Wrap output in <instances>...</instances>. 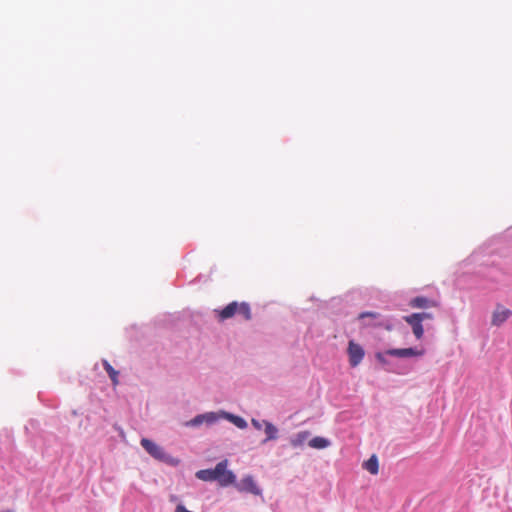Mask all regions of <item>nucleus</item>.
Here are the masks:
<instances>
[{
    "mask_svg": "<svg viewBox=\"0 0 512 512\" xmlns=\"http://www.w3.org/2000/svg\"><path fill=\"white\" fill-rule=\"evenodd\" d=\"M228 461L225 459L215 466L214 469H203L196 472V477L202 481H217L220 486L227 487L235 484L236 476L227 469Z\"/></svg>",
    "mask_w": 512,
    "mask_h": 512,
    "instance_id": "obj_1",
    "label": "nucleus"
},
{
    "mask_svg": "<svg viewBox=\"0 0 512 512\" xmlns=\"http://www.w3.org/2000/svg\"><path fill=\"white\" fill-rule=\"evenodd\" d=\"M217 317L220 321L227 320L236 314H239L243 317L244 320L249 321L252 317L251 309L248 303L241 302L238 303L233 301L225 306L223 309L215 310Z\"/></svg>",
    "mask_w": 512,
    "mask_h": 512,
    "instance_id": "obj_2",
    "label": "nucleus"
},
{
    "mask_svg": "<svg viewBox=\"0 0 512 512\" xmlns=\"http://www.w3.org/2000/svg\"><path fill=\"white\" fill-rule=\"evenodd\" d=\"M141 446L151 457H153L156 460L168 462L170 459V457L166 454L164 449L155 442H153L152 440L142 438Z\"/></svg>",
    "mask_w": 512,
    "mask_h": 512,
    "instance_id": "obj_3",
    "label": "nucleus"
},
{
    "mask_svg": "<svg viewBox=\"0 0 512 512\" xmlns=\"http://www.w3.org/2000/svg\"><path fill=\"white\" fill-rule=\"evenodd\" d=\"M512 316V310L502 304H497L491 315V325L500 327Z\"/></svg>",
    "mask_w": 512,
    "mask_h": 512,
    "instance_id": "obj_4",
    "label": "nucleus"
},
{
    "mask_svg": "<svg viewBox=\"0 0 512 512\" xmlns=\"http://www.w3.org/2000/svg\"><path fill=\"white\" fill-rule=\"evenodd\" d=\"M347 352L349 357V364L351 367L358 366L365 356L363 347L353 340L349 341Z\"/></svg>",
    "mask_w": 512,
    "mask_h": 512,
    "instance_id": "obj_5",
    "label": "nucleus"
},
{
    "mask_svg": "<svg viewBox=\"0 0 512 512\" xmlns=\"http://www.w3.org/2000/svg\"><path fill=\"white\" fill-rule=\"evenodd\" d=\"M425 351L423 349L418 350L416 348H395V349H389L385 352V354L390 356H395L399 358H406V357H417L424 355Z\"/></svg>",
    "mask_w": 512,
    "mask_h": 512,
    "instance_id": "obj_6",
    "label": "nucleus"
},
{
    "mask_svg": "<svg viewBox=\"0 0 512 512\" xmlns=\"http://www.w3.org/2000/svg\"><path fill=\"white\" fill-rule=\"evenodd\" d=\"M236 488L240 492H248L254 495H259L261 490L258 488L252 476L244 477L239 483L236 484Z\"/></svg>",
    "mask_w": 512,
    "mask_h": 512,
    "instance_id": "obj_7",
    "label": "nucleus"
},
{
    "mask_svg": "<svg viewBox=\"0 0 512 512\" xmlns=\"http://www.w3.org/2000/svg\"><path fill=\"white\" fill-rule=\"evenodd\" d=\"M404 321L408 323L412 327V331L414 336L417 339H421L424 334V329L422 325V320L418 318V315H415L414 313L411 315H407L403 317Z\"/></svg>",
    "mask_w": 512,
    "mask_h": 512,
    "instance_id": "obj_8",
    "label": "nucleus"
},
{
    "mask_svg": "<svg viewBox=\"0 0 512 512\" xmlns=\"http://www.w3.org/2000/svg\"><path fill=\"white\" fill-rule=\"evenodd\" d=\"M410 306L413 308H429V307H436L437 302L430 300L423 296H418L413 298L410 301Z\"/></svg>",
    "mask_w": 512,
    "mask_h": 512,
    "instance_id": "obj_9",
    "label": "nucleus"
},
{
    "mask_svg": "<svg viewBox=\"0 0 512 512\" xmlns=\"http://www.w3.org/2000/svg\"><path fill=\"white\" fill-rule=\"evenodd\" d=\"M264 425V431L266 434V438L264 439L263 443H266L271 440L277 439L278 429L276 426H274L271 422L263 420Z\"/></svg>",
    "mask_w": 512,
    "mask_h": 512,
    "instance_id": "obj_10",
    "label": "nucleus"
},
{
    "mask_svg": "<svg viewBox=\"0 0 512 512\" xmlns=\"http://www.w3.org/2000/svg\"><path fill=\"white\" fill-rule=\"evenodd\" d=\"M363 468L372 475H376L379 471V463L376 455H372L367 461L363 463Z\"/></svg>",
    "mask_w": 512,
    "mask_h": 512,
    "instance_id": "obj_11",
    "label": "nucleus"
},
{
    "mask_svg": "<svg viewBox=\"0 0 512 512\" xmlns=\"http://www.w3.org/2000/svg\"><path fill=\"white\" fill-rule=\"evenodd\" d=\"M222 416L240 429H245L247 427V422L240 416H236L227 412H222Z\"/></svg>",
    "mask_w": 512,
    "mask_h": 512,
    "instance_id": "obj_12",
    "label": "nucleus"
},
{
    "mask_svg": "<svg viewBox=\"0 0 512 512\" xmlns=\"http://www.w3.org/2000/svg\"><path fill=\"white\" fill-rule=\"evenodd\" d=\"M329 445V440L320 436L314 437L309 441V446L315 449H324L327 448Z\"/></svg>",
    "mask_w": 512,
    "mask_h": 512,
    "instance_id": "obj_13",
    "label": "nucleus"
},
{
    "mask_svg": "<svg viewBox=\"0 0 512 512\" xmlns=\"http://www.w3.org/2000/svg\"><path fill=\"white\" fill-rule=\"evenodd\" d=\"M310 432L309 431H301L297 433L291 440L290 443L293 447H299L304 444V442L309 437Z\"/></svg>",
    "mask_w": 512,
    "mask_h": 512,
    "instance_id": "obj_14",
    "label": "nucleus"
},
{
    "mask_svg": "<svg viewBox=\"0 0 512 512\" xmlns=\"http://www.w3.org/2000/svg\"><path fill=\"white\" fill-rule=\"evenodd\" d=\"M103 367L105 369V371L108 373L112 383L114 386H116L119 381H118V371H116L108 361L104 360L103 361Z\"/></svg>",
    "mask_w": 512,
    "mask_h": 512,
    "instance_id": "obj_15",
    "label": "nucleus"
},
{
    "mask_svg": "<svg viewBox=\"0 0 512 512\" xmlns=\"http://www.w3.org/2000/svg\"><path fill=\"white\" fill-rule=\"evenodd\" d=\"M220 418H223L222 412L216 413V412H207L204 413V423L212 424L216 421H218Z\"/></svg>",
    "mask_w": 512,
    "mask_h": 512,
    "instance_id": "obj_16",
    "label": "nucleus"
},
{
    "mask_svg": "<svg viewBox=\"0 0 512 512\" xmlns=\"http://www.w3.org/2000/svg\"><path fill=\"white\" fill-rule=\"evenodd\" d=\"M204 414L197 415L189 422L186 423L187 426H199L204 423Z\"/></svg>",
    "mask_w": 512,
    "mask_h": 512,
    "instance_id": "obj_17",
    "label": "nucleus"
},
{
    "mask_svg": "<svg viewBox=\"0 0 512 512\" xmlns=\"http://www.w3.org/2000/svg\"><path fill=\"white\" fill-rule=\"evenodd\" d=\"M366 317H370V318H378L379 317V314L376 313V312H362L361 314H359V319H364Z\"/></svg>",
    "mask_w": 512,
    "mask_h": 512,
    "instance_id": "obj_18",
    "label": "nucleus"
},
{
    "mask_svg": "<svg viewBox=\"0 0 512 512\" xmlns=\"http://www.w3.org/2000/svg\"><path fill=\"white\" fill-rule=\"evenodd\" d=\"M415 315H418V318L422 321L426 320V319H432L433 318V315L430 314V313H426V312H421V313H414Z\"/></svg>",
    "mask_w": 512,
    "mask_h": 512,
    "instance_id": "obj_19",
    "label": "nucleus"
},
{
    "mask_svg": "<svg viewBox=\"0 0 512 512\" xmlns=\"http://www.w3.org/2000/svg\"><path fill=\"white\" fill-rule=\"evenodd\" d=\"M375 357H376V359H377L379 362H381V363H383V364H385V363H386V359H385V357H384V353L378 352V353H376Z\"/></svg>",
    "mask_w": 512,
    "mask_h": 512,
    "instance_id": "obj_20",
    "label": "nucleus"
},
{
    "mask_svg": "<svg viewBox=\"0 0 512 512\" xmlns=\"http://www.w3.org/2000/svg\"><path fill=\"white\" fill-rule=\"evenodd\" d=\"M252 425L257 429V430H260L262 428L263 425V421L262 422H259L258 420H255V419H252Z\"/></svg>",
    "mask_w": 512,
    "mask_h": 512,
    "instance_id": "obj_21",
    "label": "nucleus"
}]
</instances>
